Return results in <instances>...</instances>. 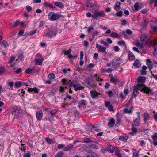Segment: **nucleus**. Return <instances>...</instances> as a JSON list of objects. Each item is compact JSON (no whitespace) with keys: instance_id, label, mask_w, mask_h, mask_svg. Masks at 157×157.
I'll return each instance as SVG.
<instances>
[{"instance_id":"f257e3e1","label":"nucleus","mask_w":157,"mask_h":157,"mask_svg":"<svg viewBox=\"0 0 157 157\" xmlns=\"http://www.w3.org/2000/svg\"><path fill=\"white\" fill-rule=\"evenodd\" d=\"M139 90L143 93H147V87L143 84L138 83L134 86L133 88V94L134 96H136L139 94Z\"/></svg>"},{"instance_id":"f03ea898","label":"nucleus","mask_w":157,"mask_h":157,"mask_svg":"<svg viewBox=\"0 0 157 157\" xmlns=\"http://www.w3.org/2000/svg\"><path fill=\"white\" fill-rule=\"evenodd\" d=\"M12 113L17 118L21 117L23 114V111L21 108L15 106L14 107L12 110Z\"/></svg>"},{"instance_id":"7ed1b4c3","label":"nucleus","mask_w":157,"mask_h":157,"mask_svg":"<svg viewBox=\"0 0 157 157\" xmlns=\"http://www.w3.org/2000/svg\"><path fill=\"white\" fill-rule=\"evenodd\" d=\"M152 45L154 48L153 55L156 56L157 55V41L155 40L148 39V47H150Z\"/></svg>"},{"instance_id":"20e7f679","label":"nucleus","mask_w":157,"mask_h":157,"mask_svg":"<svg viewBox=\"0 0 157 157\" xmlns=\"http://www.w3.org/2000/svg\"><path fill=\"white\" fill-rule=\"evenodd\" d=\"M48 29L49 31L46 33L44 34V36L47 37H51L56 35L57 30L56 28L52 27Z\"/></svg>"},{"instance_id":"39448f33","label":"nucleus","mask_w":157,"mask_h":157,"mask_svg":"<svg viewBox=\"0 0 157 157\" xmlns=\"http://www.w3.org/2000/svg\"><path fill=\"white\" fill-rule=\"evenodd\" d=\"M44 60V58L40 54H37L35 59V63L36 65L41 66Z\"/></svg>"},{"instance_id":"423d86ee","label":"nucleus","mask_w":157,"mask_h":157,"mask_svg":"<svg viewBox=\"0 0 157 157\" xmlns=\"http://www.w3.org/2000/svg\"><path fill=\"white\" fill-rule=\"evenodd\" d=\"M60 17V16L56 14L54 12H51L49 13L48 15V18L51 21H54L58 20Z\"/></svg>"},{"instance_id":"0eeeda50","label":"nucleus","mask_w":157,"mask_h":157,"mask_svg":"<svg viewBox=\"0 0 157 157\" xmlns=\"http://www.w3.org/2000/svg\"><path fill=\"white\" fill-rule=\"evenodd\" d=\"M122 63V61L120 57H117L114 59L112 62L113 66L116 68L119 67L120 64Z\"/></svg>"},{"instance_id":"6e6552de","label":"nucleus","mask_w":157,"mask_h":157,"mask_svg":"<svg viewBox=\"0 0 157 157\" xmlns=\"http://www.w3.org/2000/svg\"><path fill=\"white\" fill-rule=\"evenodd\" d=\"M96 47L97 48L98 52H100L105 55L106 54V48L102 45L97 44L96 45Z\"/></svg>"},{"instance_id":"1a4fd4ad","label":"nucleus","mask_w":157,"mask_h":157,"mask_svg":"<svg viewBox=\"0 0 157 157\" xmlns=\"http://www.w3.org/2000/svg\"><path fill=\"white\" fill-rule=\"evenodd\" d=\"M105 13L103 10L98 11L92 15V17L93 19H97L98 17L104 16Z\"/></svg>"},{"instance_id":"9d476101","label":"nucleus","mask_w":157,"mask_h":157,"mask_svg":"<svg viewBox=\"0 0 157 157\" xmlns=\"http://www.w3.org/2000/svg\"><path fill=\"white\" fill-rule=\"evenodd\" d=\"M156 64L157 63L155 61H151L150 59H148V68L149 69L150 71L152 68L153 66H156Z\"/></svg>"},{"instance_id":"9b49d317","label":"nucleus","mask_w":157,"mask_h":157,"mask_svg":"<svg viewBox=\"0 0 157 157\" xmlns=\"http://www.w3.org/2000/svg\"><path fill=\"white\" fill-rule=\"evenodd\" d=\"M72 83L73 82H72L70 84V86H73L74 87V90L76 91H77L78 90H80L83 88V87L80 85H78L77 84L73 85L72 84Z\"/></svg>"},{"instance_id":"f8f14e48","label":"nucleus","mask_w":157,"mask_h":157,"mask_svg":"<svg viewBox=\"0 0 157 157\" xmlns=\"http://www.w3.org/2000/svg\"><path fill=\"white\" fill-rule=\"evenodd\" d=\"M152 139V143L154 146L157 145V133H155L151 136Z\"/></svg>"},{"instance_id":"ddd939ff","label":"nucleus","mask_w":157,"mask_h":157,"mask_svg":"<svg viewBox=\"0 0 157 157\" xmlns=\"http://www.w3.org/2000/svg\"><path fill=\"white\" fill-rule=\"evenodd\" d=\"M140 40L143 44H147V36L146 35H143L140 38Z\"/></svg>"},{"instance_id":"4468645a","label":"nucleus","mask_w":157,"mask_h":157,"mask_svg":"<svg viewBox=\"0 0 157 157\" xmlns=\"http://www.w3.org/2000/svg\"><path fill=\"white\" fill-rule=\"evenodd\" d=\"M37 119L38 120H41L43 117V113L40 110L37 112L36 114Z\"/></svg>"},{"instance_id":"2eb2a0df","label":"nucleus","mask_w":157,"mask_h":157,"mask_svg":"<svg viewBox=\"0 0 157 157\" xmlns=\"http://www.w3.org/2000/svg\"><path fill=\"white\" fill-rule=\"evenodd\" d=\"M141 64L139 60L137 59L135 60L133 63V65L136 68H139L141 66Z\"/></svg>"},{"instance_id":"dca6fc26","label":"nucleus","mask_w":157,"mask_h":157,"mask_svg":"<svg viewBox=\"0 0 157 157\" xmlns=\"http://www.w3.org/2000/svg\"><path fill=\"white\" fill-rule=\"evenodd\" d=\"M129 92V90L128 89H125L124 90V94L121 92L120 94V96L122 98H125L126 95H127Z\"/></svg>"},{"instance_id":"f3484780","label":"nucleus","mask_w":157,"mask_h":157,"mask_svg":"<svg viewBox=\"0 0 157 157\" xmlns=\"http://www.w3.org/2000/svg\"><path fill=\"white\" fill-rule=\"evenodd\" d=\"M114 148L115 150V154L117 157H122L121 154L120 153L119 149L116 147H114Z\"/></svg>"},{"instance_id":"a211bd4d","label":"nucleus","mask_w":157,"mask_h":157,"mask_svg":"<svg viewBox=\"0 0 157 157\" xmlns=\"http://www.w3.org/2000/svg\"><path fill=\"white\" fill-rule=\"evenodd\" d=\"M128 138V136L127 135L124 134L120 136L119 140L124 142H126Z\"/></svg>"},{"instance_id":"6ab92c4d","label":"nucleus","mask_w":157,"mask_h":157,"mask_svg":"<svg viewBox=\"0 0 157 157\" xmlns=\"http://www.w3.org/2000/svg\"><path fill=\"white\" fill-rule=\"evenodd\" d=\"M146 79L145 77L144 76H139L138 77L137 79V82L138 83H144Z\"/></svg>"},{"instance_id":"aec40b11","label":"nucleus","mask_w":157,"mask_h":157,"mask_svg":"<svg viewBox=\"0 0 157 157\" xmlns=\"http://www.w3.org/2000/svg\"><path fill=\"white\" fill-rule=\"evenodd\" d=\"M134 7L135 11H137L142 8V5L140 3H136L134 5Z\"/></svg>"},{"instance_id":"412c9836","label":"nucleus","mask_w":157,"mask_h":157,"mask_svg":"<svg viewBox=\"0 0 157 157\" xmlns=\"http://www.w3.org/2000/svg\"><path fill=\"white\" fill-rule=\"evenodd\" d=\"M133 107H132L130 108H125L123 109L124 112L126 113L131 114L132 113Z\"/></svg>"},{"instance_id":"4be33fe9","label":"nucleus","mask_w":157,"mask_h":157,"mask_svg":"<svg viewBox=\"0 0 157 157\" xmlns=\"http://www.w3.org/2000/svg\"><path fill=\"white\" fill-rule=\"evenodd\" d=\"M87 104V102L85 100H82L80 101L78 103V107H81L83 106L84 105H86Z\"/></svg>"},{"instance_id":"5701e85b","label":"nucleus","mask_w":157,"mask_h":157,"mask_svg":"<svg viewBox=\"0 0 157 157\" xmlns=\"http://www.w3.org/2000/svg\"><path fill=\"white\" fill-rule=\"evenodd\" d=\"M90 93L92 97L94 98H96L98 96V95H100V93H98L97 92L94 91H90Z\"/></svg>"},{"instance_id":"b1692460","label":"nucleus","mask_w":157,"mask_h":157,"mask_svg":"<svg viewBox=\"0 0 157 157\" xmlns=\"http://www.w3.org/2000/svg\"><path fill=\"white\" fill-rule=\"evenodd\" d=\"M115 124V120L113 118H111L108 123V126L110 127H113Z\"/></svg>"},{"instance_id":"393cba45","label":"nucleus","mask_w":157,"mask_h":157,"mask_svg":"<svg viewBox=\"0 0 157 157\" xmlns=\"http://www.w3.org/2000/svg\"><path fill=\"white\" fill-rule=\"evenodd\" d=\"M28 90L29 92H34L35 93H37L38 92L39 90L36 88H29L28 89Z\"/></svg>"},{"instance_id":"a878e982","label":"nucleus","mask_w":157,"mask_h":157,"mask_svg":"<svg viewBox=\"0 0 157 157\" xmlns=\"http://www.w3.org/2000/svg\"><path fill=\"white\" fill-rule=\"evenodd\" d=\"M120 3L116 2L114 5V9L116 11H118L120 9Z\"/></svg>"},{"instance_id":"bb28decb","label":"nucleus","mask_w":157,"mask_h":157,"mask_svg":"<svg viewBox=\"0 0 157 157\" xmlns=\"http://www.w3.org/2000/svg\"><path fill=\"white\" fill-rule=\"evenodd\" d=\"M128 57L129 59L130 60H133L135 59L134 55L131 52H129L128 53Z\"/></svg>"},{"instance_id":"cd10ccee","label":"nucleus","mask_w":157,"mask_h":157,"mask_svg":"<svg viewBox=\"0 0 157 157\" xmlns=\"http://www.w3.org/2000/svg\"><path fill=\"white\" fill-rule=\"evenodd\" d=\"M147 69V67L145 66H143L142 67V69L141 71V74L145 75L146 74V70Z\"/></svg>"},{"instance_id":"c85d7f7f","label":"nucleus","mask_w":157,"mask_h":157,"mask_svg":"<svg viewBox=\"0 0 157 157\" xmlns=\"http://www.w3.org/2000/svg\"><path fill=\"white\" fill-rule=\"evenodd\" d=\"M110 36L113 38H119V36L118 33L114 32H112L110 34Z\"/></svg>"},{"instance_id":"c756f323","label":"nucleus","mask_w":157,"mask_h":157,"mask_svg":"<svg viewBox=\"0 0 157 157\" xmlns=\"http://www.w3.org/2000/svg\"><path fill=\"white\" fill-rule=\"evenodd\" d=\"M73 147V145L71 144H69L64 147V150L66 151H69Z\"/></svg>"},{"instance_id":"7c9ffc66","label":"nucleus","mask_w":157,"mask_h":157,"mask_svg":"<svg viewBox=\"0 0 157 157\" xmlns=\"http://www.w3.org/2000/svg\"><path fill=\"white\" fill-rule=\"evenodd\" d=\"M55 4L56 6H58L59 8H62L63 7V5L59 2H55Z\"/></svg>"},{"instance_id":"2f4dec72","label":"nucleus","mask_w":157,"mask_h":157,"mask_svg":"<svg viewBox=\"0 0 157 157\" xmlns=\"http://www.w3.org/2000/svg\"><path fill=\"white\" fill-rule=\"evenodd\" d=\"M140 117L136 118L134 121V124L135 126H138L139 125V124L140 123Z\"/></svg>"},{"instance_id":"473e14b6","label":"nucleus","mask_w":157,"mask_h":157,"mask_svg":"<svg viewBox=\"0 0 157 157\" xmlns=\"http://www.w3.org/2000/svg\"><path fill=\"white\" fill-rule=\"evenodd\" d=\"M123 12L120 10L117 12L114 15V16L115 17H122L123 15Z\"/></svg>"},{"instance_id":"72a5a7b5","label":"nucleus","mask_w":157,"mask_h":157,"mask_svg":"<svg viewBox=\"0 0 157 157\" xmlns=\"http://www.w3.org/2000/svg\"><path fill=\"white\" fill-rule=\"evenodd\" d=\"M134 44L140 48H142L143 47L142 44L141 43L138 42H134Z\"/></svg>"},{"instance_id":"f704fd0d","label":"nucleus","mask_w":157,"mask_h":157,"mask_svg":"<svg viewBox=\"0 0 157 157\" xmlns=\"http://www.w3.org/2000/svg\"><path fill=\"white\" fill-rule=\"evenodd\" d=\"M132 132H129V134H132V135H133L134 134H135L137 132V129H136L134 127H133L132 128Z\"/></svg>"},{"instance_id":"c9c22d12","label":"nucleus","mask_w":157,"mask_h":157,"mask_svg":"<svg viewBox=\"0 0 157 157\" xmlns=\"http://www.w3.org/2000/svg\"><path fill=\"white\" fill-rule=\"evenodd\" d=\"M63 152H59L55 155V157H63Z\"/></svg>"},{"instance_id":"e433bc0d","label":"nucleus","mask_w":157,"mask_h":157,"mask_svg":"<svg viewBox=\"0 0 157 157\" xmlns=\"http://www.w3.org/2000/svg\"><path fill=\"white\" fill-rule=\"evenodd\" d=\"M116 117L117 118V120L118 122L119 123L120 121V120L121 118L120 114L118 113L116 115Z\"/></svg>"},{"instance_id":"4c0bfd02","label":"nucleus","mask_w":157,"mask_h":157,"mask_svg":"<svg viewBox=\"0 0 157 157\" xmlns=\"http://www.w3.org/2000/svg\"><path fill=\"white\" fill-rule=\"evenodd\" d=\"M110 80L111 82L113 83L117 82L118 81V79L116 78H115L113 76L110 79Z\"/></svg>"},{"instance_id":"58836bf2","label":"nucleus","mask_w":157,"mask_h":157,"mask_svg":"<svg viewBox=\"0 0 157 157\" xmlns=\"http://www.w3.org/2000/svg\"><path fill=\"white\" fill-rule=\"evenodd\" d=\"M152 23H150V27L151 28V29L154 32H157V27H155L153 26L152 25Z\"/></svg>"},{"instance_id":"ea45409f","label":"nucleus","mask_w":157,"mask_h":157,"mask_svg":"<svg viewBox=\"0 0 157 157\" xmlns=\"http://www.w3.org/2000/svg\"><path fill=\"white\" fill-rule=\"evenodd\" d=\"M21 85V82L19 81H17L15 83V86L16 88H18Z\"/></svg>"},{"instance_id":"a19ab883","label":"nucleus","mask_w":157,"mask_h":157,"mask_svg":"<svg viewBox=\"0 0 157 157\" xmlns=\"http://www.w3.org/2000/svg\"><path fill=\"white\" fill-rule=\"evenodd\" d=\"M46 140L48 144H52L54 143L53 141L49 138H46Z\"/></svg>"},{"instance_id":"79ce46f5","label":"nucleus","mask_w":157,"mask_h":157,"mask_svg":"<svg viewBox=\"0 0 157 157\" xmlns=\"http://www.w3.org/2000/svg\"><path fill=\"white\" fill-rule=\"evenodd\" d=\"M94 78H95L96 80L98 82H99L100 81L101 82L102 80V79L100 78L99 76H97V75L96 74L95 75V77Z\"/></svg>"},{"instance_id":"37998d69","label":"nucleus","mask_w":157,"mask_h":157,"mask_svg":"<svg viewBox=\"0 0 157 157\" xmlns=\"http://www.w3.org/2000/svg\"><path fill=\"white\" fill-rule=\"evenodd\" d=\"M86 6L88 7H89L90 8H95V7H96V5H94L92 3H88L87 4Z\"/></svg>"},{"instance_id":"c03bdc74","label":"nucleus","mask_w":157,"mask_h":157,"mask_svg":"<svg viewBox=\"0 0 157 157\" xmlns=\"http://www.w3.org/2000/svg\"><path fill=\"white\" fill-rule=\"evenodd\" d=\"M48 78L50 79H53L55 78V76L54 74H50L48 75Z\"/></svg>"},{"instance_id":"a18cd8bd","label":"nucleus","mask_w":157,"mask_h":157,"mask_svg":"<svg viewBox=\"0 0 157 157\" xmlns=\"http://www.w3.org/2000/svg\"><path fill=\"white\" fill-rule=\"evenodd\" d=\"M90 147L93 149H98V146L94 144H91Z\"/></svg>"},{"instance_id":"49530a36","label":"nucleus","mask_w":157,"mask_h":157,"mask_svg":"<svg viewBox=\"0 0 157 157\" xmlns=\"http://www.w3.org/2000/svg\"><path fill=\"white\" fill-rule=\"evenodd\" d=\"M118 44L119 45L124 46L125 45V43L124 41L121 40L118 41Z\"/></svg>"},{"instance_id":"de8ad7c7","label":"nucleus","mask_w":157,"mask_h":157,"mask_svg":"<svg viewBox=\"0 0 157 157\" xmlns=\"http://www.w3.org/2000/svg\"><path fill=\"white\" fill-rule=\"evenodd\" d=\"M121 24L123 25H126L127 23V20H126L125 19L121 20Z\"/></svg>"},{"instance_id":"09e8293b","label":"nucleus","mask_w":157,"mask_h":157,"mask_svg":"<svg viewBox=\"0 0 157 157\" xmlns=\"http://www.w3.org/2000/svg\"><path fill=\"white\" fill-rule=\"evenodd\" d=\"M84 142L85 143H89L92 142V140L88 138H86L84 139Z\"/></svg>"},{"instance_id":"8fccbe9b","label":"nucleus","mask_w":157,"mask_h":157,"mask_svg":"<svg viewBox=\"0 0 157 157\" xmlns=\"http://www.w3.org/2000/svg\"><path fill=\"white\" fill-rule=\"evenodd\" d=\"M99 41L101 43L105 45H106L107 44V42L105 41L103 39H101L99 40Z\"/></svg>"},{"instance_id":"3c124183","label":"nucleus","mask_w":157,"mask_h":157,"mask_svg":"<svg viewBox=\"0 0 157 157\" xmlns=\"http://www.w3.org/2000/svg\"><path fill=\"white\" fill-rule=\"evenodd\" d=\"M36 31L37 30L36 29L31 31L29 33V35L30 36L33 35L36 33Z\"/></svg>"},{"instance_id":"603ef678","label":"nucleus","mask_w":157,"mask_h":157,"mask_svg":"<svg viewBox=\"0 0 157 157\" xmlns=\"http://www.w3.org/2000/svg\"><path fill=\"white\" fill-rule=\"evenodd\" d=\"M15 57L14 56H12L11 57L8 63H12L15 60Z\"/></svg>"},{"instance_id":"864d4df0","label":"nucleus","mask_w":157,"mask_h":157,"mask_svg":"<svg viewBox=\"0 0 157 157\" xmlns=\"http://www.w3.org/2000/svg\"><path fill=\"white\" fill-rule=\"evenodd\" d=\"M65 146V145L63 144H59L58 145V148L59 149H62Z\"/></svg>"},{"instance_id":"5fc2aeb1","label":"nucleus","mask_w":157,"mask_h":157,"mask_svg":"<svg viewBox=\"0 0 157 157\" xmlns=\"http://www.w3.org/2000/svg\"><path fill=\"white\" fill-rule=\"evenodd\" d=\"M99 33L98 31H96L94 32L92 35V37L93 38H94Z\"/></svg>"},{"instance_id":"6e6d98bb","label":"nucleus","mask_w":157,"mask_h":157,"mask_svg":"<svg viewBox=\"0 0 157 157\" xmlns=\"http://www.w3.org/2000/svg\"><path fill=\"white\" fill-rule=\"evenodd\" d=\"M71 49H69V50L67 51H64V55H69L71 52Z\"/></svg>"},{"instance_id":"4d7b16f0","label":"nucleus","mask_w":157,"mask_h":157,"mask_svg":"<svg viewBox=\"0 0 157 157\" xmlns=\"http://www.w3.org/2000/svg\"><path fill=\"white\" fill-rule=\"evenodd\" d=\"M30 152H28V153H25L23 155V157H30Z\"/></svg>"},{"instance_id":"13d9d810","label":"nucleus","mask_w":157,"mask_h":157,"mask_svg":"<svg viewBox=\"0 0 157 157\" xmlns=\"http://www.w3.org/2000/svg\"><path fill=\"white\" fill-rule=\"evenodd\" d=\"M20 149L22 151L25 152L26 150V147L23 146V144H21V146L20 147Z\"/></svg>"},{"instance_id":"bf43d9fd","label":"nucleus","mask_w":157,"mask_h":157,"mask_svg":"<svg viewBox=\"0 0 157 157\" xmlns=\"http://www.w3.org/2000/svg\"><path fill=\"white\" fill-rule=\"evenodd\" d=\"M26 9L28 12H30L32 10V8L29 5H27L26 6Z\"/></svg>"},{"instance_id":"052dcab7","label":"nucleus","mask_w":157,"mask_h":157,"mask_svg":"<svg viewBox=\"0 0 157 157\" xmlns=\"http://www.w3.org/2000/svg\"><path fill=\"white\" fill-rule=\"evenodd\" d=\"M32 69L30 68H28L26 69L25 71V73L28 74L30 73H31L32 72Z\"/></svg>"},{"instance_id":"680f3d73","label":"nucleus","mask_w":157,"mask_h":157,"mask_svg":"<svg viewBox=\"0 0 157 157\" xmlns=\"http://www.w3.org/2000/svg\"><path fill=\"white\" fill-rule=\"evenodd\" d=\"M70 69L65 68L62 70L63 73L64 74H66L68 71H70Z\"/></svg>"},{"instance_id":"e2e57ef3","label":"nucleus","mask_w":157,"mask_h":157,"mask_svg":"<svg viewBox=\"0 0 157 157\" xmlns=\"http://www.w3.org/2000/svg\"><path fill=\"white\" fill-rule=\"evenodd\" d=\"M5 71V69L3 67H0V74H3Z\"/></svg>"},{"instance_id":"0e129e2a","label":"nucleus","mask_w":157,"mask_h":157,"mask_svg":"<svg viewBox=\"0 0 157 157\" xmlns=\"http://www.w3.org/2000/svg\"><path fill=\"white\" fill-rule=\"evenodd\" d=\"M83 52L82 51H81L80 52V59L81 60L83 59Z\"/></svg>"},{"instance_id":"69168bd1","label":"nucleus","mask_w":157,"mask_h":157,"mask_svg":"<svg viewBox=\"0 0 157 157\" xmlns=\"http://www.w3.org/2000/svg\"><path fill=\"white\" fill-rule=\"evenodd\" d=\"M2 44L5 47L8 46V44L6 41H3L2 42Z\"/></svg>"},{"instance_id":"338daca9","label":"nucleus","mask_w":157,"mask_h":157,"mask_svg":"<svg viewBox=\"0 0 157 157\" xmlns=\"http://www.w3.org/2000/svg\"><path fill=\"white\" fill-rule=\"evenodd\" d=\"M105 106L106 107H108L109 106H110V105H111L110 104V102L109 101L106 102L105 101Z\"/></svg>"},{"instance_id":"774afa93","label":"nucleus","mask_w":157,"mask_h":157,"mask_svg":"<svg viewBox=\"0 0 157 157\" xmlns=\"http://www.w3.org/2000/svg\"><path fill=\"white\" fill-rule=\"evenodd\" d=\"M114 50L116 52H117L119 50V48L118 46H115L114 47Z\"/></svg>"}]
</instances>
